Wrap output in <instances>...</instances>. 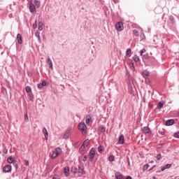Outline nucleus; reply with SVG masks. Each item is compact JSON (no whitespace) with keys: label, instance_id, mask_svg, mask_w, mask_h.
<instances>
[{"label":"nucleus","instance_id":"obj_41","mask_svg":"<svg viewBox=\"0 0 179 179\" xmlns=\"http://www.w3.org/2000/svg\"><path fill=\"white\" fill-rule=\"evenodd\" d=\"M133 33H134V34L135 35V36H139V31H138V30H136V29H134V31H133Z\"/></svg>","mask_w":179,"mask_h":179},{"label":"nucleus","instance_id":"obj_30","mask_svg":"<svg viewBox=\"0 0 179 179\" xmlns=\"http://www.w3.org/2000/svg\"><path fill=\"white\" fill-rule=\"evenodd\" d=\"M131 52H132V50H131L130 48L127 49L126 51V54L127 57H131Z\"/></svg>","mask_w":179,"mask_h":179},{"label":"nucleus","instance_id":"obj_9","mask_svg":"<svg viewBox=\"0 0 179 179\" xmlns=\"http://www.w3.org/2000/svg\"><path fill=\"white\" fill-rule=\"evenodd\" d=\"M173 124H174V120L170 119V120H166L165 125L166 127H171V125H173Z\"/></svg>","mask_w":179,"mask_h":179},{"label":"nucleus","instance_id":"obj_29","mask_svg":"<svg viewBox=\"0 0 179 179\" xmlns=\"http://www.w3.org/2000/svg\"><path fill=\"white\" fill-rule=\"evenodd\" d=\"M25 90L27 93H31V87H30V86H27L25 87Z\"/></svg>","mask_w":179,"mask_h":179},{"label":"nucleus","instance_id":"obj_6","mask_svg":"<svg viewBox=\"0 0 179 179\" xmlns=\"http://www.w3.org/2000/svg\"><path fill=\"white\" fill-rule=\"evenodd\" d=\"M142 132L145 134H152V131L150 130V128L148 127H144L142 128Z\"/></svg>","mask_w":179,"mask_h":179},{"label":"nucleus","instance_id":"obj_15","mask_svg":"<svg viewBox=\"0 0 179 179\" xmlns=\"http://www.w3.org/2000/svg\"><path fill=\"white\" fill-rule=\"evenodd\" d=\"M46 64H48V65L50 66V69H53L52 61H51V59L50 57L47 59Z\"/></svg>","mask_w":179,"mask_h":179},{"label":"nucleus","instance_id":"obj_44","mask_svg":"<svg viewBox=\"0 0 179 179\" xmlns=\"http://www.w3.org/2000/svg\"><path fill=\"white\" fill-rule=\"evenodd\" d=\"M144 79L145 80V82L146 85H149V83H150V80H149V78H145Z\"/></svg>","mask_w":179,"mask_h":179},{"label":"nucleus","instance_id":"obj_13","mask_svg":"<svg viewBox=\"0 0 179 179\" xmlns=\"http://www.w3.org/2000/svg\"><path fill=\"white\" fill-rule=\"evenodd\" d=\"M119 145H124V135H120L118 139Z\"/></svg>","mask_w":179,"mask_h":179},{"label":"nucleus","instance_id":"obj_25","mask_svg":"<svg viewBox=\"0 0 179 179\" xmlns=\"http://www.w3.org/2000/svg\"><path fill=\"white\" fill-rule=\"evenodd\" d=\"M69 138V130L66 131L64 136H63V139H68Z\"/></svg>","mask_w":179,"mask_h":179},{"label":"nucleus","instance_id":"obj_61","mask_svg":"<svg viewBox=\"0 0 179 179\" xmlns=\"http://www.w3.org/2000/svg\"><path fill=\"white\" fill-rule=\"evenodd\" d=\"M178 17H179V15H178Z\"/></svg>","mask_w":179,"mask_h":179},{"label":"nucleus","instance_id":"obj_22","mask_svg":"<svg viewBox=\"0 0 179 179\" xmlns=\"http://www.w3.org/2000/svg\"><path fill=\"white\" fill-rule=\"evenodd\" d=\"M97 150H98L99 153H103V152H104V148L103 147V145H99L97 148Z\"/></svg>","mask_w":179,"mask_h":179},{"label":"nucleus","instance_id":"obj_47","mask_svg":"<svg viewBox=\"0 0 179 179\" xmlns=\"http://www.w3.org/2000/svg\"><path fill=\"white\" fill-rule=\"evenodd\" d=\"M3 152L4 153V155H6L8 153V149H4L3 150Z\"/></svg>","mask_w":179,"mask_h":179},{"label":"nucleus","instance_id":"obj_40","mask_svg":"<svg viewBox=\"0 0 179 179\" xmlns=\"http://www.w3.org/2000/svg\"><path fill=\"white\" fill-rule=\"evenodd\" d=\"M24 121L27 122L29 121V116L27 115V113L24 114Z\"/></svg>","mask_w":179,"mask_h":179},{"label":"nucleus","instance_id":"obj_58","mask_svg":"<svg viewBox=\"0 0 179 179\" xmlns=\"http://www.w3.org/2000/svg\"><path fill=\"white\" fill-rule=\"evenodd\" d=\"M177 115L179 117V111L178 112Z\"/></svg>","mask_w":179,"mask_h":179},{"label":"nucleus","instance_id":"obj_43","mask_svg":"<svg viewBox=\"0 0 179 179\" xmlns=\"http://www.w3.org/2000/svg\"><path fill=\"white\" fill-rule=\"evenodd\" d=\"M130 68L132 71H135V66H134V62H131V64H130Z\"/></svg>","mask_w":179,"mask_h":179},{"label":"nucleus","instance_id":"obj_37","mask_svg":"<svg viewBox=\"0 0 179 179\" xmlns=\"http://www.w3.org/2000/svg\"><path fill=\"white\" fill-rule=\"evenodd\" d=\"M145 52H146V49L143 48V50H141L140 51V55L142 57V55H143V54H145Z\"/></svg>","mask_w":179,"mask_h":179},{"label":"nucleus","instance_id":"obj_2","mask_svg":"<svg viewBox=\"0 0 179 179\" xmlns=\"http://www.w3.org/2000/svg\"><path fill=\"white\" fill-rule=\"evenodd\" d=\"M94 156H96V148H92L88 154L89 160L93 162Z\"/></svg>","mask_w":179,"mask_h":179},{"label":"nucleus","instance_id":"obj_28","mask_svg":"<svg viewBox=\"0 0 179 179\" xmlns=\"http://www.w3.org/2000/svg\"><path fill=\"white\" fill-rule=\"evenodd\" d=\"M38 29L40 31H41V30H43V22H38Z\"/></svg>","mask_w":179,"mask_h":179},{"label":"nucleus","instance_id":"obj_38","mask_svg":"<svg viewBox=\"0 0 179 179\" xmlns=\"http://www.w3.org/2000/svg\"><path fill=\"white\" fill-rule=\"evenodd\" d=\"M108 159H109V162H114V159H115L114 155H110Z\"/></svg>","mask_w":179,"mask_h":179},{"label":"nucleus","instance_id":"obj_32","mask_svg":"<svg viewBox=\"0 0 179 179\" xmlns=\"http://www.w3.org/2000/svg\"><path fill=\"white\" fill-rule=\"evenodd\" d=\"M34 98V96L33 95V93H29V94H28V99H29V100L31 101V100H33Z\"/></svg>","mask_w":179,"mask_h":179},{"label":"nucleus","instance_id":"obj_59","mask_svg":"<svg viewBox=\"0 0 179 179\" xmlns=\"http://www.w3.org/2000/svg\"><path fill=\"white\" fill-rule=\"evenodd\" d=\"M171 21H172V22H174V19H172Z\"/></svg>","mask_w":179,"mask_h":179},{"label":"nucleus","instance_id":"obj_14","mask_svg":"<svg viewBox=\"0 0 179 179\" xmlns=\"http://www.w3.org/2000/svg\"><path fill=\"white\" fill-rule=\"evenodd\" d=\"M17 41L18 44H22V43H23L22 40V35L20 34H17Z\"/></svg>","mask_w":179,"mask_h":179},{"label":"nucleus","instance_id":"obj_52","mask_svg":"<svg viewBox=\"0 0 179 179\" xmlns=\"http://www.w3.org/2000/svg\"><path fill=\"white\" fill-rule=\"evenodd\" d=\"M126 179H132V177H131V176H127V177L126 178Z\"/></svg>","mask_w":179,"mask_h":179},{"label":"nucleus","instance_id":"obj_11","mask_svg":"<svg viewBox=\"0 0 179 179\" xmlns=\"http://www.w3.org/2000/svg\"><path fill=\"white\" fill-rule=\"evenodd\" d=\"M90 142V141H89V139L85 140L82 144V148H83V149H85V148H87V146H89Z\"/></svg>","mask_w":179,"mask_h":179},{"label":"nucleus","instance_id":"obj_19","mask_svg":"<svg viewBox=\"0 0 179 179\" xmlns=\"http://www.w3.org/2000/svg\"><path fill=\"white\" fill-rule=\"evenodd\" d=\"M149 75H150V72L147 71H143V73H142V76H143L144 78H148V76H149Z\"/></svg>","mask_w":179,"mask_h":179},{"label":"nucleus","instance_id":"obj_53","mask_svg":"<svg viewBox=\"0 0 179 179\" xmlns=\"http://www.w3.org/2000/svg\"><path fill=\"white\" fill-rule=\"evenodd\" d=\"M165 134H166V133L164 131L161 132V135H165Z\"/></svg>","mask_w":179,"mask_h":179},{"label":"nucleus","instance_id":"obj_50","mask_svg":"<svg viewBox=\"0 0 179 179\" xmlns=\"http://www.w3.org/2000/svg\"><path fill=\"white\" fill-rule=\"evenodd\" d=\"M127 163H128L129 165L130 164V162H129V157H127Z\"/></svg>","mask_w":179,"mask_h":179},{"label":"nucleus","instance_id":"obj_26","mask_svg":"<svg viewBox=\"0 0 179 179\" xmlns=\"http://www.w3.org/2000/svg\"><path fill=\"white\" fill-rule=\"evenodd\" d=\"M99 131H100V132H102V133L106 132V127H104L103 125H101L99 127Z\"/></svg>","mask_w":179,"mask_h":179},{"label":"nucleus","instance_id":"obj_18","mask_svg":"<svg viewBox=\"0 0 179 179\" xmlns=\"http://www.w3.org/2000/svg\"><path fill=\"white\" fill-rule=\"evenodd\" d=\"M14 162L15 159H13V157H12V156H10L7 158V163H8L9 164H12Z\"/></svg>","mask_w":179,"mask_h":179},{"label":"nucleus","instance_id":"obj_17","mask_svg":"<svg viewBox=\"0 0 179 179\" xmlns=\"http://www.w3.org/2000/svg\"><path fill=\"white\" fill-rule=\"evenodd\" d=\"M163 106H164V102L163 101H161L158 103L157 108L158 110H161V108H163Z\"/></svg>","mask_w":179,"mask_h":179},{"label":"nucleus","instance_id":"obj_31","mask_svg":"<svg viewBox=\"0 0 179 179\" xmlns=\"http://www.w3.org/2000/svg\"><path fill=\"white\" fill-rule=\"evenodd\" d=\"M85 123L87 124H87H90V116L87 115L86 119H85Z\"/></svg>","mask_w":179,"mask_h":179},{"label":"nucleus","instance_id":"obj_20","mask_svg":"<svg viewBox=\"0 0 179 179\" xmlns=\"http://www.w3.org/2000/svg\"><path fill=\"white\" fill-rule=\"evenodd\" d=\"M170 167H171V164H167L161 169V171H164V170H166V169H170Z\"/></svg>","mask_w":179,"mask_h":179},{"label":"nucleus","instance_id":"obj_12","mask_svg":"<svg viewBox=\"0 0 179 179\" xmlns=\"http://www.w3.org/2000/svg\"><path fill=\"white\" fill-rule=\"evenodd\" d=\"M115 177L116 179H124V176H122V173L120 172H116L115 174Z\"/></svg>","mask_w":179,"mask_h":179},{"label":"nucleus","instance_id":"obj_57","mask_svg":"<svg viewBox=\"0 0 179 179\" xmlns=\"http://www.w3.org/2000/svg\"><path fill=\"white\" fill-rule=\"evenodd\" d=\"M152 179H156V176H153V177H152Z\"/></svg>","mask_w":179,"mask_h":179},{"label":"nucleus","instance_id":"obj_5","mask_svg":"<svg viewBox=\"0 0 179 179\" xmlns=\"http://www.w3.org/2000/svg\"><path fill=\"white\" fill-rule=\"evenodd\" d=\"M3 173H10L12 171V166L10 165H6L3 167Z\"/></svg>","mask_w":179,"mask_h":179},{"label":"nucleus","instance_id":"obj_34","mask_svg":"<svg viewBox=\"0 0 179 179\" xmlns=\"http://www.w3.org/2000/svg\"><path fill=\"white\" fill-rule=\"evenodd\" d=\"M143 59H150V57L149 56V53H145V54L143 55Z\"/></svg>","mask_w":179,"mask_h":179},{"label":"nucleus","instance_id":"obj_4","mask_svg":"<svg viewBox=\"0 0 179 179\" xmlns=\"http://www.w3.org/2000/svg\"><path fill=\"white\" fill-rule=\"evenodd\" d=\"M115 29L117 31H122L124 30V23L122 22H118L115 24Z\"/></svg>","mask_w":179,"mask_h":179},{"label":"nucleus","instance_id":"obj_56","mask_svg":"<svg viewBox=\"0 0 179 179\" xmlns=\"http://www.w3.org/2000/svg\"><path fill=\"white\" fill-rule=\"evenodd\" d=\"M142 38H143V37L145 38V34H143V36H141Z\"/></svg>","mask_w":179,"mask_h":179},{"label":"nucleus","instance_id":"obj_48","mask_svg":"<svg viewBox=\"0 0 179 179\" xmlns=\"http://www.w3.org/2000/svg\"><path fill=\"white\" fill-rule=\"evenodd\" d=\"M25 166H29V161L24 160Z\"/></svg>","mask_w":179,"mask_h":179},{"label":"nucleus","instance_id":"obj_27","mask_svg":"<svg viewBox=\"0 0 179 179\" xmlns=\"http://www.w3.org/2000/svg\"><path fill=\"white\" fill-rule=\"evenodd\" d=\"M12 164L13 166L15 167V170H17V169H19V166H17V161L15 160Z\"/></svg>","mask_w":179,"mask_h":179},{"label":"nucleus","instance_id":"obj_1","mask_svg":"<svg viewBox=\"0 0 179 179\" xmlns=\"http://www.w3.org/2000/svg\"><path fill=\"white\" fill-rule=\"evenodd\" d=\"M78 128L80 131H83V135H86V130L87 129V127H86L85 122L79 123L78 125Z\"/></svg>","mask_w":179,"mask_h":179},{"label":"nucleus","instance_id":"obj_24","mask_svg":"<svg viewBox=\"0 0 179 179\" xmlns=\"http://www.w3.org/2000/svg\"><path fill=\"white\" fill-rule=\"evenodd\" d=\"M35 36L38 38V41H39V43H41V38H40V32H36Z\"/></svg>","mask_w":179,"mask_h":179},{"label":"nucleus","instance_id":"obj_49","mask_svg":"<svg viewBox=\"0 0 179 179\" xmlns=\"http://www.w3.org/2000/svg\"><path fill=\"white\" fill-rule=\"evenodd\" d=\"M52 179H58V175H54Z\"/></svg>","mask_w":179,"mask_h":179},{"label":"nucleus","instance_id":"obj_54","mask_svg":"<svg viewBox=\"0 0 179 179\" xmlns=\"http://www.w3.org/2000/svg\"><path fill=\"white\" fill-rule=\"evenodd\" d=\"M155 167H156V166H153L150 170H153V169H155Z\"/></svg>","mask_w":179,"mask_h":179},{"label":"nucleus","instance_id":"obj_36","mask_svg":"<svg viewBox=\"0 0 179 179\" xmlns=\"http://www.w3.org/2000/svg\"><path fill=\"white\" fill-rule=\"evenodd\" d=\"M134 62H138V61H139V57L138 55H134Z\"/></svg>","mask_w":179,"mask_h":179},{"label":"nucleus","instance_id":"obj_45","mask_svg":"<svg viewBox=\"0 0 179 179\" xmlns=\"http://www.w3.org/2000/svg\"><path fill=\"white\" fill-rule=\"evenodd\" d=\"M174 138H179V131L173 134Z\"/></svg>","mask_w":179,"mask_h":179},{"label":"nucleus","instance_id":"obj_16","mask_svg":"<svg viewBox=\"0 0 179 179\" xmlns=\"http://www.w3.org/2000/svg\"><path fill=\"white\" fill-rule=\"evenodd\" d=\"M42 132L45 138V139H48V131H47V129L45 127L43 129Z\"/></svg>","mask_w":179,"mask_h":179},{"label":"nucleus","instance_id":"obj_21","mask_svg":"<svg viewBox=\"0 0 179 179\" xmlns=\"http://www.w3.org/2000/svg\"><path fill=\"white\" fill-rule=\"evenodd\" d=\"M64 173L66 177H69V168H64Z\"/></svg>","mask_w":179,"mask_h":179},{"label":"nucleus","instance_id":"obj_42","mask_svg":"<svg viewBox=\"0 0 179 179\" xmlns=\"http://www.w3.org/2000/svg\"><path fill=\"white\" fill-rule=\"evenodd\" d=\"M157 160H160L162 159V154H157L156 156Z\"/></svg>","mask_w":179,"mask_h":179},{"label":"nucleus","instance_id":"obj_35","mask_svg":"<svg viewBox=\"0 0 179 179\" xmlns=\"http://www.w3.org/2000/svg\"><path fill=\"white\" fill-rule=\"evenodd\" d=\"M81 157H82L83 162H86V160H87V156L85 155H82Z\"/></svg>","mask_w":179,"mask_h":179},{"label":"nucleus","instance_id":"obj_51","mask_svg":"<svg viewBox=\"0 0 179 179\" xmlns=\"http://www.w3.org/2000/svg\"><path fill=\"white\" fill-rule=\"evenodd\" d=\"M115 3H118V0H113Z\"/></svg>","mask_w":179,"mask_h":179},{"label":"nucleus","instance_id":"obj_10","mask_svg":"<svg viewBox=\"0 0 179 179\" xmlns=\"http://www.w3.org/2000/svg\"><path fill=\"white\" fill-rule=\"evenodd\" d=\"M44 86H47V81L43 80L41 83L38 84V89H43Z\"/></svg>","mask_w":179,"mask_h":179},{"label":"nucleus","instance_id":"obj_60","mask_svg":"<svg viewBox=\"0 0 179 179\" xmlns=\"http://www.w3.org/2000/svg\"><path fill=\"white\" fill-rule=\"evenodd\" d=\"M27 1H28V2H30L31 0H27Z\"/></svg>","mask_w":179,"mask_h":179},{"label":"nucleus","instance_id":"obj_8","mask_svg":"<svg viewBox=\"0 0 179 179\" xmlns=\"http://www.w3.org/2000/svg\"><path fill=\"white\" fill-rule=\"evenodd\" d=\"M29 10L31 13H36V6H34V4H33V3H31L29 5Z\"/></svg>","mask_w":179,"mask_h":179},{"label":"nucleus","instance_id":"obj_7","mask_svg":"<svg viewBox=\"0 0 179 179\" xmlns=\"http://www.w3.org/2000/svg\"><path fill=\"white\" fill-rule=\"evenodd\" d=\"M78 173L80 174H83V173H85V166L83 165V164H80L78 167Z\"/></svg>","mask_w":179,"mask_h":179},{"label":"nucleus","instance_id":"obj_55","mask_svg":"<svg viewBox=\"0 0 179 179\" xmlns=\"http://www.w3.org/2000/svg\"><path fill=\"white\" fill-rule=\"evenodd\" d=\"M83 149H85V148H83V147H82V145H81L80 150H83Z\"/></svg>","mask_w":179,"mask_h":179},{"label":"nucleus","instance_id":"obj_39","mask_svg":"<svg viewBox=\"0 0 179 179\" xmlns=\"http://www.w3.org/2000/svg\"><path fill=\"white\" fill-rule=\"evenodd\" d=\"M149 169V164H145L143 167V170L145 171V170H148Z\"/></svg>","mask_w":179,"mask_h":179},{"label":"nucleus","instance_id":"obj_33","mask_svg":"<svg viewBox=\"0 0 179 179\" xmlns=\"http://www.w3.org/2000/svg\"><path fill=\"white\" fill-rule=\"evenodd\" d=\"M34 4L36 6V8H40V1L38 0L34 1Z\"/></svg>","mask_w":179,"mask_h":179},{"label":"nucleus","instance_id":"obj_3","mask_svg":"<svg viewBox=\"0 0 179 179\" xmlns=\"http://www.w3.org/2000/svg\"><path fill=\"white\" fill-rule=\"evenodd\" d=\"M61 148H55V151L52 152V155H51V159H57V157H58L59 155V152H61Z\"/></svg>","mask_w":179,"mask_h":179},{"label":"nucleus","instance_id":"obj_46","mask_svg":"<svg viewBox=\"0 0 179 179\" xmlns=\"http://www.w3.org/2000/svg\"><path fill=\"white\" fill-rule=\"evenodd\" d=\"M33 29H37V21H35V23L33 24Z\"/></svg>","mask_w":179,"mask_h":179},{"label":"nucleus","instance_id":"obj_23","mask_svg":"<svg viewBox=\"0 0 179 179\" xmlns=\"http://www.w3.org/2000/svg\"><path fill=\"white\" fill-rule=\"evenodd\" d=\"M71 172L73 173V174H76L78 172V169L76 167H71Z\"/></svg>","mask_w":179,"mask_h":179}]
</instances>
